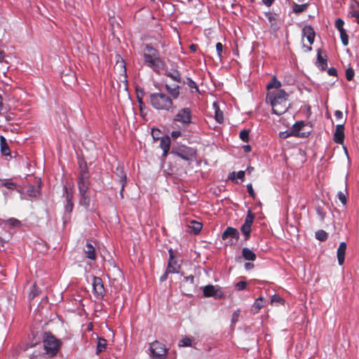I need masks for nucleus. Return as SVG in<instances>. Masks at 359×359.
<instances>
[{
    "instance_id": "nucleus-31",
    "label": "nucleus",
    "mask_w": 359,
    "mask_h": 359,
    "mask_svg": "<svg viewBox=\"0 0 359 359\" xmlns=\"http://www.w3.org/2000/svg\"><path fill=\"white\" fill-rule=\"evenodd\" d=\"M264 306V299L260 297L257 298L253 304L252 309L255 313L259 312V311Z\"/></svg>"
},
{
    "instance_id": "nucleus-17",
    "label": "nucleus",
    "mask_w": 359,
    "mask_h": 359,
    "mask_svg": "<svg viewBox=\"0 0 359 359\" xmlns=\"http://www.w3.org/2000/svg\"><path fill=\"white\" fill-rule=\"evenodd\" d=\"M160 147L163 150V156H167L170 149V139L168 136H163L161 138Z\"/></svg>"
},
{
    "instance_id": "nucleus-8",
    "label": "nucleus",
    "mask_w": 359,
    "mask_h": 359,
    "mask_svg": "<svg viewBox=\"0 0 359 359\" xmlns=\"http://www.w3.org/2000/svg\"><path fill=\"white\" fill-rule=\"evenodd\" d=\"M149 351L153 359H166L168 349L163 344L156 340L149 344Z\"/></svg>"
},
{
    "instance_id": "nucleus-9",
    "label": "nucleus",
    "mask_w": 359,
    "mask_h": 359,
    "mask_svg": "<svg viewBox=\"0 0 359 359\" xmlns=\"http://www.w3.org/2000/svg\"><path fill=\"white\" fill-rule=\"evenodd\" d=\"M222 238L224 241L228 240L226 243L227 245H235L239 239V232L236 229L229 226L223 232Z\"/></svg>"
},
{
    "instance_id": "nucleus-46",
    "label": "nucleus",
    "mask_w": 359,
    "mask_h": 359,
    "mask_svg": "<svg viewBox=\"0 0 359 359\" xmlns=\"http://www.w3.org/2000/svg\"><path fill=\"white\" fill-rule=\"evenodd\" d=\"M344 22L341 19L338 18L336 20L335 27L339 30V32H341V30H345L344 29Z\"/></svg>"
},
{
    "instance_id": "nucleus-25",
    "label": "nucleus",
    "mask_w": 359,
    "mask_h": 359,
    "mask_svg": "<svg viewBox=\"0 0 359 359\" xmlns=\"http://www.w3.org/2000/svg\"><path fill=\"white\" fill-rule=\"evenodd\" d=\"M27 193L31 198L36 197L40 194V186L29 185Z\"/></svg>"
},
{
    "instance_id": "nucleus-54",
    "label": "nucleus",
    "mask_w": 359,
    "mask_h": 359,
    "mask_svg": "<svg viewBox=\"0 0 359 359\" xmlns=\"http://www.w3.org/2000/svg\"><path fill=\"white\" fill-rule=\"evenodd\" d=\"M327 74L330 75V76H337V71L335 68L334 67H330L327 70Z\"/></svg>"
},
{
    "instance_id": "nucleus-45",
    "label": "nucleus",
    "mask_w": 359,
    "mask_h": 359,
    "mask_svg": "<svg viewBox=\"0 0 359 359\" xmlns=\"http://www.w3.org/2000/svg\"><path fill=\"white\" fill-rule=\"evenodd\" d=\"M236 290L241 291L245 290L247 287V283L245 281H239L235 285Z\"/></svg>"
},
{
    "instance_id": "nucleus-2",
    "label": "nucleus",
    "mask_w": 359,
    "mask_h": 359,
    "mask_svg": "<svg viewBox=\"0 0 359 359\" xmlns=\"http://www.w3.org/2000/svg\"><path fill=\"white\" fill-rule=\"evenodd\" d=\"M289 95L283 89L268 93L266 101L270 102L273 114L280 116L289 108L287 99Z\"/></svg>"
},
{
    "instance_id": "nucleus-64",
    "label": "nucleus",
    "mask_w": 359,
    "mask_h": 359,
    "mask_svg": "<svg viewBox=\"0 0 359 359\" xmlns=\"http://www.w3.org/2000/svg\"><path fill=\"white\" fill-rule=\"evenodd\" d=\"M250 149H251V148H250V145H248H248L244 146V150H245V151H250Z\"/></svg>"
},
{
    "instance_id": "nucleus-23",
    "label": "nucleus",
    "mask_w": 359,
    "mask_h": 359,
    "mask_svg": "<svg viewBox=\"0 0 359 359\" xmlns=\"http://www.w3.org/2000/svg\"><path fill=\"white\" fill-rule=\"evenodd\" d=\"M183 83L189 86L191 93H193L194 92L198 93H200L199 88L196 83L194 81H193L191 78L187 77L185 80H184Z\"/></svg>"
},
{
    "instance_id": "nucleus-38",
    "label": "nucleus",
    "mask_w": 359,
    "mask_h": 359,
    "mask_svg": "<svg viewBox=\"0 0 359 359\" xmlns=\"http://www.w3.org/2000/svg\"><path fill=\"white\" fill-rule=\"evenodd\" d=\"M254 219L255 215H253V213H252L250 210H248L243 224L252 226Z\"/></svg>"
},
{
    "instance_id": "nucleus-55",
    "label": "nucleus",
    "mask_w": 359,
    "mask_h": 359,
    "mask_svg": "<svg viewBox=\"0 0 359 359\" xmlns=\"http://www.w3.org/2000/svg\"><path fill=\"white\" fill-rule=\"evenodd\" d=\"M170 135L172 138L176 139V138L182 136V133L180 130H174V131L171 132Z\"/></svg>"
},
{
    "instance_id": "nucleus-18",
    "label": "nucleus",
    "mask_w": 359,
    "mask_h": 359,
    "mask_svg": "<svg viewBox=\"0 0 359 359\" xmlns=\"http://www.w3.org/2000/svg\"><path fill=\"white\" fill-rule=\"evenodd\" d=\"M346 250V244L345 242H341L337 249V259L339 265H342L345 260V254Z\"/></svg>"
},
{
    "instance_id": "nucleus-40",
    "label": "nucleus",
    "mask_w": 359,
    "mask_h": 359,
    "mask_svg": "<svg viewBox=\"0 0 359 359\" xmlns=\"http://www.w3.org/2000/svg\"><path fill=\"white\" fill-rule=\"evenodd\" d=\"M339 33L341 43H343L344 46H347L348 43V36L346 34V30H341Z\"/></svg>"
},
{
    "instance_id": "nucleus-39",
    "label": "nucleus",
    "mask_w": 359,
    "mask_h": 359,
    "mask_svg": "<svg viewBox=\"0 0 359 359\" xmlns=\"http://www.w3.org/2000/svg\"><path fill=\"white\" fill-rule=\"evenodd\" d=\"M316 238L320 241H324L327 238V233L323 230H319L316 232Z\"/></svg>"
},
{
    "instance_id": "nucleus-12",
    "label": "nucleus",
    "mask_w": 359,
    "mask_h": 359,
    "mask_svg": "<svg viewBox=\"0 0 359 359\" xmlns=\"http://www.w3.org/2000/svg\"><path fill=\"white\" fill-rule=\"evenodd\" d=\"M170 259L167 267V273H177L180 271V266L177 264L173 256V252L169 250Z\"/></svg>"
},
{
    "instance_id": "nucleus-44",
    "label": "nucleus",
    "mask_w": 359,
    "mask_h": 359,
    "mask_svg": "<svg viewBox=\"0 0 359 359\" xmlns=\"http://www.w3.org/2000/svg\"><path fill=\"white\" fill-rule=\"evenodd\" d=\"M290 136H293L292 129L279 133V137L282 139H286Z\"/></svg>"
},
{
    "instance_id": "nucleus-29",
    "label": "nucleus",
    "mask_w": 359,
    "mask_h": 359,
    "mask_svg": "<svg viewBox=\"0 0 359 359\" xmlns=\"http://www.w3.org/2000/svg\"><path fill=\"white\" fill-rule=\"evenodd\" d=\"M281 86V82L279 81L276 76H273L271 81L267 84L266 88L268 90L275 88L277 90H280L279 88Z\"/></svg>"
},
{
    "instance_id": "nucleus-62",
    "label": "nucleus",
    "mask_w": 359,
    "mask_h": 359,
    "mask_svg": "<svg viewBox=\"0 0 359 359\" xmlns=\"http://www.w3.org/2000/svg\"><path fill=\"white\" fill-rule=\"evenodd\" d=\"M186 280L190 281L191 283H194V276L192 275H190L189 276H187L184 278Z\"/></svg>"
},
{
    "instance_id": "nucleus-11",
    "label": "nucleus",
    "mask_w": 359,
    "mask_h": 359,
    "mask_svg": "<svg viewBox=\"0 0 359 359\" xmlns=\"http://www.w3.org/2000/svg\"><path fill=\"white\" fill-rule=\"evenodd\" d=\"M93 294L97 299H102L105 295V289L102 280L100 277L93 276L92 280Z\"/></svg>"
},
{
    "instance_id": "nucleus-3",
    "label": "nucleus",
    "mask_w": 359,
    "mask_h": 359,
    "mask_svg": "<svg viewBox=\"0 0 359 359\" xmlns=\"http://www.w3.org/2000/svg\"><path fill=\"white\" fill-rule=\"evenodd\" d=\"M77 187L80 196L79 204L86 208H88L90 204V197L88 194L90 189V177L86 165L81 168L78 179Z\"/></svg>"
},
{
    "instance_id": "nucleus-22",
    "label": "nucleus",
    "mask_w": 359,
    "mask_h": 359,
    "mask_svg": "<svg viewBox=\"0 0 359 359\" xmlns=\"http://www.w3.org/2000/svg\"><path fill=\"white\" fill-rule=\"evenodd\" d=\"M242 255L245 260L255 261L256 259L255 253L248 248H243Z\"/></svg>"
},
{
    "instance_id": "nucleus-35",
    "label": "nucleus",
    "mask_w": 359,
    "mask_h": 359,
    "mask_svg": "<svg viewBox=\"0 0 359 359\" xmlns=\"http://www.w3.org/2000/svg\"><path fill=\"white\" fill-rule=\"evenodd\" d=\"M203 225L201 222H198L196 221H191L190 228H191L192 231L197 234L202 229Z\"/></svg>"
},
{
    "instance_id": "nucleus-6",
    "label": "nucleus",
    "mask_w": 359,
    "mask_h": 359,
    "mask_svg": "<svg viewBox=\"0 0 359 359\" xmlns=\"http://www.w3.org/2000/svg\"><path fill=\"white\" fill-rule=\"evenodd\" d=\"M173 122L180 123L187 127L193 122V113L190 107H184L176 112L173 116Z\"/></svg>"
},
{
    "instance_id": "nucleus-56",
    "label": "nucleus",
    "mask_w": 359,
    "mask_h": 359,
    "mask_svg": "<svg viewBox=\"0 0 359 359\" xmlns=\"http://www.w3.org/2000/svg\"><path fill=\"white\" fill-rule=\"evenodd\" d=\"M334 116H335V118L337 120L342 119V118H343V113H342V111H341L339 110H336L334 111Z\"/></svg>"
},
{
    "instance_id": "nucleus-28",
    "label": "nucleus",
    "mask_w": 359,
    "mask_h": 359,
    "mask_svg": "<svg viewBox=\"0 0 359 359\" xmlns=\"http://www.w3.org/2000/svg\"><path fill=\"white\" fill-rule=\"evenodd\" d=\"M117 171L118 172H117V175L119 177V180H120V182L121 184V194H122V191L123 190L124 186L127 183V177H126V175L125 172L123 170L122 168H121V169L117 168Z\"/></svg>"
},
{
    "instance_id": "nucleus-19",
    "label": "nucleus",
    "mask_w": 359,
    "mask_h": 359,
    "mask_svg": "<svg viewBox=\"0 0 359 359\" xmlns=\"http://www.w3.org/2000/svg\"><path fill=\"white\" fill-rule=\"evenodd\" d=\"M84 252L88 259L91 260H95L96 259L95 248L91 243H86Z\"/></svg>"
},
{
    "instance_id": "nucleus-58",
    "label": "nucleus",
    "mask_w": 359,
    "mask_h": 359,
    "mask_svg": "<svg viewBox=\"0 0 359 359\" xmlns=\"http://www.w3.org/2000/svg\"><path fill=\"white\" fill-rule=\"evenodd\" d=\"M236 177L238 179L243 180V178L245 177V171H243V170L238 171L236 174Z\"/></svg>"
},
{
    "instance_id": "nucleus-50",
    "label": "nucleus",
    "mask_w": 359,
    "mask_h": 359,
    "mask_svg": "<svg viewBox=\"0 0 359 359\" xmlns=\"http://www.w3.org/2000/svg\"><path fill=\"white\" fill-rule=\"evenodd\" d=\"M223 50V45L222 43L218 42L216 43V50L218 56L220 57Z\"/></svg>"
},
{
    "instance_id": "nucleus-4",
    "label": "nucleus",
    "mask_w": 359,
    "mask_h": 359,
    "mask_svg": "<svg viewBox=\"0 0 359 359\" xmlns=\"http://www.w3.org/2000/svg\"><path fill=\"white\" fill-rule=\"evenodd\" d=\"M144 64L154 72L160 74L165 67V62L160 57L158 50L150 44H146L142 55Z\"/></svg>"
},
{
    "instance_id": "nucleus-61",
    "label": "nucleus",
    "mask_w": 359,
    "mask_h": 359,
    "mask_svg": "<svg viewBox=\"0 0 359 359\" xmlns=\"http://www.w3.org/2000/svg\"><path fill=\"white\" fill-rule=\"evenodd\" d=\"M169 273H167V269L165 270V273L161 276L160 281L163 282L165 281L168 278V274Z\"/></svg>"
},
{
    "instance_id": "nucleus-10",
    "label": "nucleus",
    "mask_w": 359,
    "mask_h": 359,
    "mask_svg": "<svg viewBox=\"0 0 359 359\" xmlns=\"http://www.w3.org/2000/svg\"><path fill=\"white\" fill-rule=\"evenodd\" d=\"M203 293L205 297H213L216 299H222L224 297V292L218 285H205L203 288Z\"/></svg>"
},
{
    "instance_id": "nucleus-47",
    "label": "nucleus",
    "mask_w": 359,
    "mask_h": 359,
    "mask_svg": "<svg viewBox=\"0 0 359 359\" xmlns=\"http://www.w3.org/2000/svg\"><path fill=\"white\" fill-rule=\"evenodd\" d=\"M7 222L9 225L13 226H17L20 224V222L15 218H10L7 220Z\"/></svg>"
},
{
    "instance_id": "nucleus-41",
    "label": "nucleus",
    "mask_w": 359,
    "mask_h": 359,
    "mask_svg": "<svg viewBox=\"0 0 359 359\" xmlns=\"http://www.w3.org/2000/svg\"><path fill=\"white\" fill-rule=\"evenodd\" d=\"M239 137L241 140L244 142H248L249 141V130H243L240 132Z\"/></svg>"
},
{
    "instance_id": "nucleus-32",
    "label": "nucleus",
    "mask_w": 359,
    "mask_h": 359,
    "mask_svg": "<svg viewBox=\"0 0 359 359\" xmlns=\"http://www.w3.org/2000/svg\"><path fill=\"white\" fill-rule=\"evenodd\" d=\"M357 6H358V9L353 8L351 6V10L348 12V16L353 18H355L356 22L359 25V2H356Z\"/></svg>"
},
{
    "instance_id": "nucleus-63",
    "label": "nucleus",
    "mask_w": 359,
    "mask_h": 359,
    "mask_svg": "<svg viewBox=\"0 0 359 359\" xmlns=\"http://www.w3.org/2000/svg\"><path fill=\"white\" fill-rule=\"evenodd\" d=\"M121 66L123 69V72L126 74V68L125 62L123 61L121 62Z\"/></svg>"
},
{
    "instance_id": "nucleus-42",
    "label": "nucleus",
    "mask_w": 359,
    "mask_h": 359,
    "mask_svg": "<svg viewBox=\"0 0 359 359\" xmlns=\"http://www.w3.org/2000/svg\"><path fill=\"white\" fill-rule=\"evenodd\" d=\"M354 75H355V72H354V70L353 68L348 67V69H346V78L348 81H350L353 80Z\"/></svg>"
},
{
    "instance_id": "nucleus-13",
    "label": "nucleus",
    "mask_w": 359,
    "mask_h": 359,
    "mask_svg": "<svg viewBox=\"0 0 359 359\" xmlns=\"http://www.w3.org/2000/svg\"><path fill=\"white\" fill-rule=\"evenodd\" d=\"M302 34L306 38L307 41L311 45L313 43L316 33L313 28L311 25L304 26L302 29Z\"/></svg>"
},
{
    "instance_id": "nucleus-60",
    "label": "nucleus",
    "mask_w": 359,
    "mask_h": 359,
    "mask_svg": "<svg viewBox=\"0 0 359 359\" xmlns=\"http://www.w3.org/2000/svg\"><path fill=\"white\" fill-rule=\"evenodd\" d=\"M262 3L266 5V6L269 7L271 6L275 0H262Z\"/></svg>"
},
{
    "instance_id": "nucleus-27",
    "label": "nucleus",
    "mask_w": 359,
    "mask_h": 359,
    "mask_svg": "<svg viewBox=\"0 0 359 359\" xmlns=\"http://www.w3.org/2000/svg\"><path fill=\"white\" fill-rule=\"evenodd\" d=\"M64 193L63 196L65 198L66 202H72V199L74 197V190L72 187H67L66 186L64 187Z\"/></svg>"
},
{
    "instance_id": "nucleus-51",
    "label": "nucleus",
    "mask_w": 359,
    "mask_h": 359,
    "mask_svg": "<svg viewBox=\"0 0 359 359\" xmlns=\"http://www.w3.org/2000/svg\"><path fill=\"white\" fill-rule=\"evenodd\" d=\"M2 185L9 189H14L16 187L15 184L12 182H4Z\"/></svg>"
},
{
    "instance_id": "nucleus-16",
    "label": "nucleus",
    "mask_w": 359,
    "mask_h": 359,
    "mask_svg": "<svg viewBox=\"0 0 359 359\" xmlns=\"http://www.w3.org/2000/svg\"><path fill=\"white\" fill-rule=\"evenodd\" d=\"M305 126L303 121L296 122L292 127L294 137H306L307 135L305 133H300V130Z\"/></svg>"
},
{
    "instance_id": "nucleus-53",
    "label": "nucleus",
    "mask_w": 359,
    "mask_h": 359,
    "mask_svg": "<svg viewBox=\"0 0 359 359\" xmlns=\"http://www.w3.org/2000/svg\"><path fill=\"white\" fill-rule=\"evenodd\" d=\"M247 189H248V192L250 194V196H251L252 197H255V193L254 191L252 184H248L247 185Z\"/></svg>"
},
{
    "instance_id": "nucleus-33",
    "label": "nucleus",
    "mask_w": 359,
    "mask_h": 359,
    "mask_svg": "<svg viewBox=\"0 0 359 359\" xmlns=\"http://www.w3.org/2000/svg\"><path fill=\"white\" fill-rule=\"evenodd\" d=\"M307 7H308L307 4H294V5L292 6V11L297 14L301 13L305 11L306 10Z\"/></svg>"
},
{
    "instance_id": "nucleus-7",
    "label": "nucleus",
    "mask_w": 359,
    "mask_h": 359,
    "mask_svg": "<svg viewBox=\"0 0 359 359\" xmlns=\"http://www.w3.org/2000/svg\"><path fill=\"white\" fill-rule=\"evenodd\" d=\"M170 154L184 161H192L196 157V151L192 147L182 145L178 147H173Z\"/></svg>"
},
{
    "instance_id": "nucleus-59",
    "label": "nucleus",
    "mask_w": 359,
    "mask_h": 359,
    "mask_svg": "<svg viewBox=\"0 0 359 359\" xmlns=\"http://www.w3.org/2000/svg\"><path fill=\"white\" fill-rule=\"evenodd\" d=\"M254 267V264L250 263V262H246L245 264H244V268L246 270H250L252 269V268Z\"/></svg>"
},
{
    "instance_id": "nucleus-37",
    "label": "nucleus",
    "mask_w": 359,
    "mask_h": 359,
    "mask_svg": "<svg viewBox=\"0 0 359 359\" xmlns=\"http://www.w3.org/2000/svg\"><path fill=\"white\" fill-rule=\"evenodd\" d=\"M39 292H40L39 288L36 286V283H34L32 285L31 291H30V292L29 294V298L30 299H33L35 297L39 295Z\"/></svg>"
},
{
    "instance_id": "nucleus-52",
    "label": "nucleus",
    "mask_w": 359,
    "mask_h": 359,
    "mask_svg": "<svg viewBox=\"0 0 359 359\" xmlns=\"http://www.w3.org/2000/svg\"><path fill=\"white\" fill-rule=\"evenodd\" d=\"M41 353L40 351H34L32 354L29 355L30 359H38L41 356Z\"/></svg>"
},
{
    "instance_id": "nucleus-57",
    "label": "nucleus",
    "mask_w": 359,
    "mask_h": 359,
    "mask_svg": "<svg viewBox=\"0 0 359 359\" xmlns=\"http://www.w3.org/2000/svg\"><path fill=\"white\" fill-rule=\"evenodd\" d=\"M282 301H283V299L280 297V296H278L277 294H274L271 297V302L272 303H273V302H280Z\"/></svg>"
},
{
    "instance_id": "nucleus-14",
    "label": "nucleus",
    "mask_w": 359,
    "mask_h": 359,
    "mask_svg": "<svg viewBox=\"0 0 359 359\" xmlns=\"http://www.w3.org/2000/svg\"><path fill=\"white\" fill-rule=\"evenodd\" d=\"M344 139V124H339L336 126L334 134V141L337 144H341Z\"/></svg>"
},
{
    "instance_id": "nucleus-21",
    "label": "nucleus",
    "mask_w": 359,
    "mask_h": 359,
    "mask_svg": "<svg viewBox=\"0 0 359 359\" xmlns=\"http://www.w3.org/2000/svg\"><path fill=\"white\" fill-rule=\"evenodd\" d=\"M165 75L170 78L172 81L181 83L182 82V77L180 72L177 69H171L170 72H167L165 73Z\"/></svg>"
},
{
    "instance_id": "nucleus-36",
    "label": "nucleus",
    "mask_w": 359,
    "mask_h": 359,
    "mask_svg": "<svg viewBox=\"0 0 359 359\" xmlns=\"http://www.w3.org/2000/svg\"><path fill=\"white\" fill-rule=\"evenodd\" d=\"M191 339L188 337H183L180 341H179V346L181 347H189L191 346Z\"/></svg>"
},
{
    "instance_id": "nucleus-20",
    "label": "nucleus",
    "mask_w": 359,
    "mask_h": 359,
    "mask_svg": "<svg viewBox=\"0 0 359 359\" xmlns=\"http://www.w3.org/2000/svg\"><path fill=\"white\" fill-rule=\"evenodd\" d=\"M0 148L1 152L3 156H11V150L7 144L6 140L4 137H0Z\"/></svg>"
},
{
    "instance_id": "nucleus-30",
    "label": "nucleus",
    "mask_w": 359,
    "mask_h": 359,
    "mask_svg": "<svg viewBox=\"0 0 359 359\" xmlns=\"http://www.w3.org/2000/svg\"><path fill=\"white\" fill-rule=\"evenodd\" d=\"M252 226L243 224L241 227V231L245 236V240L247 241L250 236Z\"/></svg>"
},
{
    "instance_id": "nucleus-26",
    "label": "nucleus",
    "mask_w": 359,
    "mask_h": 359,
    "mask_svg": "<svg viewBox=\"0 0 359 359\" xmlns=\"http://www.w3.org/2000/svg\"><path fill=\"white\" fill-rule=\"evenodd\" d=\"M265 16L268 19L271 27L276 29L278 27L276 15L271 12H266L264 13Z\"/></svg>"
},
{
    "instance_id": "nucleus-5",
    "label": "nucleus",
    "mask_w": 359,
    "mask_h": 359,
    "mask_svg": "<svg viewBox=\"0 0 359 359\" xmlns=\"http://www.w3.org/2000/svg\"><path fill=\"white\" fill-rule=\"evenodd\" d=\"M43 344L45 353L48 355L50 357H53L57 353L61 342L50 332H46L43 335Z\"/></svg>"
},
{
    "instance_id": "nucleus-48",
    "label": "nucleus",
    "mask_w": 359,
    "mask_h": 359,
    "mask_svg": "<svg viewBox=\"0 0 359 359\" xmlns=\"http://www.w3.org/2000/svg\"><path fill=\"white\" fill-rule=\"evenodd\" d=\"M74 208L73 202H66L65 205V210L67 213H71Z\"/></svg>"
},
{
    "instance_id": "nucleus-49",
    "label": "nucleus",
    "mask_w": 359,
    "mask_h": 359,
    "mask_svg": "<svg viewBox=\"0 0 359 359\" xmlns=\"http://www.w3.org/2000/svg\"><path fill=\"white\" fill-rule=\"evenodd\" d=\"M316 213L317 215L320 217V219L323 220L324 219L325 217V212L323 211V208L321 207H317L316 208Z\"/></svg>"
},
{
    "instance_id": "nucleus-24",
    "label": "nucleus",
    "mask_w": 359,
    "mask_h": 359,
    "mask_svg": "<svg viewBox=\"0 0 359 359\" xmlns=\"http://www.w3.org/2000/svg\"><path fill=\"white\" fill-rule=\"evenodd\" d=\"M213 109L215 111V118L217 122L222 123L224 121L223 112L219 109L218 104L214 102L212 104Z\"/></svg>"
},
{
    "instance_id": "nucleus-1",
    "label": "nucleus",
    "mask_w": 359,
    "mask_h": 359,
    "mask_svg": "<svg viewBox=\"0 0 359 359\" xmlns=\"http://www.w3.org/2000/svg\"><path fill=\"white\" fill-rule=\"evenodd\" d=\"M164 88L167 93L157 92L149 95L150 104L158 111L173 112L177 108L174 100L180 97V86L179 85L171 86L165 83Z\"/></svg>"
},
{
    "instance_id": "nucleus-34",
    "label": "nucleus",
    "mask_w": 359,
    "mask_h": 359,
    "mask_svg": "<svg viewBox=\"0 0 359 359\" xmlns=\"http://www.w3.org/2000/svg\"><path fill=\"white\" fill-rule=\"evenodd\" d=\"M107 342L106 340L103 338H99L98 342L97 344L96 353L100 354L102 351H103L106 348Z\"/></svg>"
},
{
    "instance_id": "nucleus-43",
    "label": "nucleus",
    "mask_w": 359,
    "mask_h": 359,
    "mask_svg": "<svg viewBox=\"0 0 359 359\" xmlns=\"http://www.w3.org/2000/svg\"><path fill=\"white\" fill-rule=\"evenodd\" d=\"M337 197L344 205H346L347 199H346V194L345 193H344L342 191H339L337 193Z\"/></svg>"
},
{
    "instance_id": "nucleus-15",
    "label": "nucleus",
    "mask_w": 359,
    "mask_h": 359,
    "mask_svg": "<svg viewBox=\"0 0 359 359\" xmlns=\"http://www.w3.org/2000/svg\"><path fill=\"white\" fill-rule=\"evenodd\" d=\"M316 64L318 69H320L321 71L325 70L327 67V56L326 55H323V53L320 49L318 50L317 61Z\"/></svg>"
}]
</instances>
